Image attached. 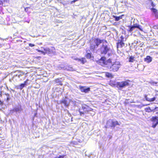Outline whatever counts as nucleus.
Instances as JSON below:
<instances>
[{
	"mask_svg": "<svg viewBox=\"0 0 158 158\" xmlns=\"http://www.w3.org/2000/svg\"><path fill=\"white\" fill-rule=\"evenodd\" d=\"M4 104V102L3 101H1L0 100V105L1 106L3 105Z\"/></svg>",
	"mask_w": 158,
	"mask_h": 158,
	"instance_id": "obj_30",
	"label": "nucleus"
},
{
	"mask_svg": "<svg viewBox=\"0 0 158 158\" xmlns=\"http://www.w3.org/2000/svg\"><path fill=\"white\" fill-rule=\"evenodd\" d=\"M23 110V109L22 108V106L21 105L16 106L14 108L10 110L11 111H12V113L15 112H21Z\"/></svg>",
	"mask_w": 158,
	"mask_h": 158,
	"instance_id": "obj_12",
	"label": "nucleus"
},
{
	"mask_svg": "<svg viewBox=\"0 0 158 158\" xmlns=\"http://www.w3.org/2000/svg\"><path fill=\"white\" fill-rule=\"evenodd\" d=\"M44 52H42V53L44 54H50L52 52V51L49 48H47L44 49Z\"/></svg>",
	"mask_w": 158,
	"mask_h": 158,
	"instance_id": "obj_15",
	"label": "nucleus"
},
{
	"mask_svg": "<svg viewBox=\"0 0 158 158\" xmlns=\"http://www.w3.org/2000/svg\"><path fill=\"white\" fill-rule=\"evenodd\" d=\"M110 85H111L112 86L114 85H115L114 84H113V83L111 82V81L110 82Z\"/></svg>",
	"mask_w": 158,
	"mask_h": 158,
	"instance_id": "obj_36",
	"label": "nucleus"
},
{
	"mask_svg": "<svg viewBox=\"0 0 158 158\" xmlns=\"http://www.w3.org/2000/svg\"><path fill=\"white\" fill-rule=\"evenodd\" d=\"M60 104H63L65 106H69V103L66 100L63 99L60 101Z\"/></svg>",
	"mask_w": 158,
	"mask_h": 158,
	"instance_id": "obj_16",
	"label": "nucleus"
},
{
	"mask_svg": "<svg viewBox=\"0 0 158 158\" xmlns=\"http://www.w3.org/2000/svg\"><path fill=\"white\" fill-rule=\"evenodd\" d=\"M110 48L107 45L102 44L100 48V53L101 54L105 55L110 51Z\"/></svg>",
	"mask_w": 158,
	"mask_h": 158,
	"instance_id": "obj_7",
	"label": "nucleus"
},
{
	"mask_svg": "<svg viewBox=\"0 0 158 158\" xmlns=\"http://www.w3.org/2000/svg\"><path fill=\"white\" fill-rule=\"evenodd\" d=\"M156 100V98L154 97L152 98H150V101L149 102H152L155 101Z\"/></svg>",
	"mask_w": 158,
	"mask_h": 158,
	"instance_id": "obj_28",
	"label": "nucleus"
},
{
	"mask_svg": "<svg viewBox=\"0 0 158 158\" xmlns=\"http://www.w3.org/2000/svg\"><path fill=\"white\" fill-rule=\"evenodd\" d=\"M151 5L153 7L152 8H153L155 6V5L153 2L152 1L151 2Z\"/></svg>",
	"mask_w": 158,
	"mask_h": 158,
	"instance_id": "obj_31",
	"label": "nucleus"
},
{
	"mask_svg": "<svg viewBox=\"0 0 158 158\" xmlns=\"http://www.w3.org/2000/svg\"><path fill=\"white\" fill-rule=\"evenodd\" d=\"M75 60H77L79 61H81L82 64H84L87 62L85 59L84 57L81 58V59L76 58Z\"/></svg>",
	"mask_w": 158,
	"mask_h": 158,
	"instance_id": "obj_18",
	"label": "nucleus"
},
{
	"mask_svg": "<svg viewBox=\"0 0 158 158\" xmlns=\"http://www.w3.org/2000/svg\"><path fill=\"white\" fill-rule=\"evenodd\" d=\"M55 81L57 83H58V85H63V84L61 81H60L59 79L58 78H57L55 79Z\"/></svg>",
	"mask_w": 158,
	"mask_h": 158,
	"instance_id": "obj_22",
	"label": "nucleus"
},
{
	"mask_svg": "<svg viewBox=\"0 0 158 158\" xmlns=\"http://www.w3.org/2000/svg\"><path fill=\"white\" fill-rule=\"evenodd\" d=\"M135 19H133L132 18H131V22L130 26V30H129V31H131L135 28H137L140 30L142 31V27H141L140 25L137 24L136 23H135Z\"/></svg>",
	"mask_w": 158,
	"mask_h": 158,
	"instance_id": "obj_4",
	"label": "nucleus"
},
{
	"mask_svg": "<svg viewBox=\"0 0 158 158\" xmlns=\"http://www.w3.org/2000/svg\"><path fill=\"white\" fill-rule=\"evenodd\" d=\"M106 125L105 127L107 128L108 126L114 127L117 125H119V124L118 121L112 119H109L106 122Z\"/></svg>",
	"mask_w": 158,
	"mask_h": 158,
	"instance_id": "obj_2",
	"label": "nucleus"
},
{
	"mask_svg": "<svg viewBox=\"0 0 158 158\" xmlns=\"http://www.w3.org/2000/svg\"><path fill=\"white\" fill-rule=\"evenodd\" d=\"M92 110L93 109L89 106L85 105L82 107V109L80 110L79 112L81 115H82V114L84 115L85 114L89 113V112L92 111Z\"/></svg>",
	"mask_w": 158,
	"mask_h": 158,
	"instance_id": "obj_3",
	"label": "nucleus"
},
{
	"mask_svg": "<svg viewBox=\"0 0 158 158\" xmlns=\"http://www.w3.org/2000/svg\"><path fill=\"white\" fill-rule=\"evenodd\" d=\"M121 40H118V42L117 43V48H122L125 45V44L123 42L124 38L122 36H121Z\"/></svg>",
	"mask_w": 158,
	"mask_h": 158,
	"instance_id": "obj_9",
	"label": "nucleus"
},
{
	"mask_svg": "<svg viewBox=\"0 0 158 158\" xmlns=\"http://www.w3.org/2000/svg\"><path fill=\"white\" fill-rule=\"evenodd\" d=\"M127 85V82L126 81L119 82L117 83V86L118 88H122Z\"/></svg>",
	"mask_w": 158,
	"mask_h": 158,
	"instance_id": "obj_11",
	"label": "nucleus"
},
{
	"mask_svg": "<svg viewBox=\"0 0 158 158\" xmlns=\"http://www.w3.org/2000/svg\"><path fill=\"white\" fill-rule=\"evenodd\" d=\"M80 89L81 92L85 93H88L90 91V89L89 87L86 88L85 86H80Z\"/></svg>",
	"mask_w": 158,
	"mask_h": 158,
	"instance_id": "obj_13",
	"label": "nucleus"
},
{
	"mask_svg": "<svg viewBox=\"0 0 158 158\" xmlns=\"http://www.w3.org/2000/svg\"><path fill=\"white\" fill-rule=\"evenodd\" d=\"M35 44L30 43L29 44V46L31 47H33L35 46Z\"/></svg>",
	"mask_w": 158,
	"mask_h": 158,
	"instance_id": "obj_32",
	"label": "nucleus"
},
{
	"mask_svg": "<svg viewBox=\"0 0 158 158\" xmlns=\"http://www.w3.org/2000/svg\"><path fill=\"white\" fill-rule=\"evenodd\" d=\"M120 64L118 62H114L110 67V71L114 72L117 71L120 67Z\"/></svg>",
	"mask_w": 158,
	"mask_h": 158,
	"instance_id": "obj_5",
	"label": "nucleus"
},
{
	"mask_svg": "<svg viewBox=\"0 0 158 158\" xmlns=\"http://www.w3.org/2000/svg\"><path fill=\"white\" fill-rule=\"evenodd\" d=\"M1 14V12H0V14Z\"/></svg>",
	"mask_w": 158,
	"mask_h": 158,
	"instance_id": "obj_40",
	"label": "nucleus"
},
{
	"mask_svg": "<svg viewBox=\"0 0 158 158\" xmlns=\"http://www.w3.org/2000/svg\"><path fill=\"white\" fill-rule=\"evenodd\" d=\"M145 98L146 100L148 101H150L149 99H150V98H148L147 95H145Z\"/></svg>",
	"mask_w": 158,
	"mask_h": 158,
	"instance_id": "obj_29",
	"label": "nucleus"
},
{
	"mask_svg": "<svg viewBox=\"0 0 158 158\" xmlns=\"http://www.w3.org/2000/svg\"><path fill=\"white\" fill-rule=\"evenodd\" d=\"M77 1V0H73V1H71V3L72 4L73 3H74Z\"/></svg>",
	"mask_w": 158,
	"mask_h": 158,
	"instance_id": "obj_34",
	"label": "nucleus"
},
{
	"mask_svg": "<svg viewBox=\"0 0 158 158\" xmlns=\"http://www.w3.org/2000/svg\"><path fill=\"white\" fill-rule=\"evenodd\" d=\"M105 76L106 77L108 78H113V76L112 74L108 72H106L105 73Z\"/></svg>",
	"mask_w": 158,
	"mask_h": 158,
	"instance_id": "obj_20",
	"label": "nucleus"
},
{
	"mask_svg": "<svg viewBox=\"0 0 158 158\" xmlns=\"http://www.w3.org/2000/svg\"><path fill=\"white\" fill-rule=\"evenodd\" d=\"M108 55L110 56L111 55V53H108Z\"/></svg>",
	"mask_w": 158,
	"mask_h": 158,
	"instance_id": "obj_39",
	"label": "nucleus"
},
{
	"mask_svg": "<svg viewBox=\"0 0 158 158\" xmlns=\"http://www.w3.org/2000/svg\"><path fill=\"white\" fill-rule=\"evenodd\" d=\"M9 4V0H0V7H6Z\"/></svg>",
	"mask_w": 158,
	"mask_h": 158,
	"instance_id": "obj_10",
	"label": "nucleus"
},
{
	"mask_svg": "<svg viewBox=\"0 0 158 158\" xmlns=\"http://www.w3.org/2000/svg\"><path fill=\"white\" fill-rule=\"evenodd\" d=\"M130 84L131 85H133V82L132 81H129V86L130 85Z\"/></svg>",
	"mask_w": 158,
	"mask_h": 158,
	"instance_id": "obj_35",
	"label": "nucleus"
},
{
	"mask_svg": "<svg viewBox=\"0 0 158 158\" xmlns=\"http://www.w3.org/2000/svg\"><path fill=\"white\" fill-rule=\"evenodd\" d=\"M151 10L152 11L153 14L156 18L158 17V10L156 9L152 8H150Z\"/></svg>",
	"mask_w": 158,
	"mask_h": 158,
	"instance_id": "obj_14",
	"label": "nucleus"
},
{
	"mask_svg": "<svg viewBox=\"0 0 158 158\" xmlns=\"http://www.w3.org/2000/svg\"><path fill=\"white\" fill-rule=\"evenodd\" d=\"M122 15L119 16H117L114 15L113 16V17L115 19V21H118L120 19H122Z\"/></svg>",
	"mask_w": 158,
	"mask_h": 158,
	"instance_id": "obj_21",
	"label": "nucleus"
},
{
	"mask_svg": "<svg viewBox=\"0 0 158 158\" xmlns=\"http://www.w3.org/2000/svg\"><path fill=\"white\" fill-rule=\"evenodd\" d=\"M134 57L133 56H131L129 58V62H133L135 61Z\"/></svg>",
	"mask_w": 158,
	"mask_h": 158,
	"instance_id": "obj_24",
	"label": "nucleus"
},
{
	"mask_svg": "<svg viewBox=\"0 0 158 158\" xmlns=\"http://www.w3.org/2000/svg\"><path fill=\"white\" fill-rule=\"evenodd\" d=\"M152 58L150 56H147L144 59L145 61L148 63H149L152 61Z\"/></svg>",
	"mask_w": 158,
	"mask_h": 158,
	"instance_id": "obj_19",
	"label": "nucleus"
},
{
	"mask_svg": "<svg viewBox=\"0 0 158 158\" xmlns=\"http://www.w3.org/2000/svg\"><path fill=\"white\" fill-rule=\"evenodd\" d=\"M155 110L156 111H158V107H155Z\"/></svg>",
	"mask_w": 158,
	"mask_h": 158,
	"instance_id": "obj_38",
	"label": "nucleus"
},
{
	"mask_svg": "<svg viewBox=\"0 0 158 158\" xmlns=\"http://www.w3.org/2000/svg\"><path fill=\"white\" fill-rule=\"evenodd\" d=\"M151 83L152 85L158 86V82L152 81Z\"/></svg>",
	"mask_w": 158,
	"mask_h": 158,
	"instance_id": "obj_25",
	"label": "nucleus"
},
{
	"mask_svg": "<svg viewBox=\"0 0 158 158\" xmlns=\"http://www.w3.org/2000/svg\"><path fill=\"white\" fill-rule=\"evenodd\" d=\"M5 94L7 96L6 100L8 101L10 99L9 94L8 93H5Z\"/></svg>",
	"mask_w": 158,
	"mask_h": 158,
	"instance_id": "obj_26",
	"label": "nucleus"
},
{
	"mask_svg": "<svg viewBox=\"0 0 158 158\" xmlns=\"http://www.w3.org/2000/svg\"><path fill=\"white\" fill-rule=\"evenodd\" d=\"M31 8L29 7H26L24 8V10L26 12H29L28 9H30Z\"/></svg>",
	"mask_w": 158,
	"mask_h": 158,
	"instance_id": "obj_27",
	"label": "nucleus"
},
{
	"mask_svg": "<svg viewBox=\"0 0 158 158\" xmlns=\"http://www.w3.org/2000/svg\"><path fill=\"white\" fill-rule=\"evenodd\" d=\"M85 57L87 59H90L92 57L91 53H87L85 55Z\"/></svg>",
	"mask_w": 158,
	"mask_h": 158,
	"instance_id": "obj_23",
	"label": "nucleus"
},
{
	"mask_svg": "<svg viewBox=\"0 0 158 158\" xmlns=\"http://www.w3.org/2000/svg\"><path fill=\"white\" fill-rule=\"evenodd\" d=\"M100 60L107 68H108L112 63L111 60L110 59H109L106 60V58L105 56L102 57L100 59Z\"/></svg>",
	"mask_w": 158,
	"mask_h": 158,
	"instance_id": "obj_6",
	"label": "nucleus"
},
{
	"mask_svg": "<svg viewBox=\"0 0 158 158\" xmlns=\"http://www.w3.org/2000/svg\"><path fill=\"white\" fill-rule=\"evenodd\" d=\"M2 92L1 91H0V97H2Z\"/></svg>",
	"mask_w": 158,
	"mask_h": 158,
	"instance_id": "obj_37",
	"label": "nucleus"
},
{
	"mask_svg": "<svg viewBox=\"0 0 158 158\" xmlns=\"http://www.w3.org/2000/svg\"><path fill=\"white\" fill-rule=\"evenodd\" d=\"M102 42L107 43L106 40L104 39H100L98 38H95L93 42H91L90 44V50L92 52H94L98 48L99 45Z\"/></svg>",
	"mask_w": 158,
	"mask_h": 158,
	"instance_id": "obj_1",
	"label": "nucleus"
},
{
	"mask_svg": "<svg viewBox=\"0 0 158 158\" xmlns=\"http://www.w3.org/2000/svg\"><path fill=\"white\" fill-rule=\"evenodd\" d=\"M156 114L158 116V113H156ZM152 127L155 128L156 126L158 124V117H153L152 118Z\"/></svg>",
	"mask_w": 158,
	"mask_h": 158,
	"instance_id": "obj_8",
	"label": "nucleus"
},
{
	"mask_svg": "<svg viewBox=\"0 0 158 158\" xmlns=\"http://www.w3.org/2000/svg\"><path fill=\"white\" fill-rule=\"evenodd\" d=\"M29 81L28 79L26 80L23 83H22L20 85V89L21 90L22 89L25 85L27 84V82Z\"/></svg>",
	"mask_w": 158,
	"mask_h": 158,
	"instance_id": "obj_17",
	"label": "nucleus"
},
{
	"mask_svg": "<svg viewBox=\"0 0 158 158\" xmlns=\"http://www.w3.org/2000/svg\"><path fill=\"white\" fill-rule=\"evenodd\" d=\"M65 155H60L59 156L58 158H64V157Z\"/></svg>",
	"mask_w": 158,
	"mask_h": 158,
	"instance_id": "obj_33",
	"label": "nucleus"
}]
</instances>
